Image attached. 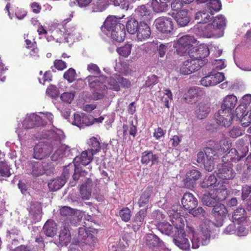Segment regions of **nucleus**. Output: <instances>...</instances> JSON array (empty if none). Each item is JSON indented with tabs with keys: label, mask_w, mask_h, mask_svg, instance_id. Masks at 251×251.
Returning <instances> with one entry per match:
<instances>
[{
	"label": "nucleus",
	"mask_w": 251,
	"mask_h": 251,
	"mask_svg": "<svg viewBox=\"0 0 251 251\" xmlns=\"http://www.w3.org/2000/svg\"><path fill=\"white\" fill-rule=\"evenodd\" d=\"M128 66L126 62H118L115 67V71L125 75L128 73Z\"/></svg>",
	"instance_id": "nucleus-49"
},
{
	"label": "nucleus",
	"mask_w": 251,
	"mask_h": 251,
	"mask_svg": "<svg viewBox=\"0 0 251 251\" xmlns=\"http://www.w3.org/2000/svg\"><path fill=\"white\" fill-rule=\"evenodd\" d=\"M88 233L84 227L79 228L78 231V239L77 241L75 242V244H78L79 246L82 245L83 241L85 239Z\"/></svg>",
	"instance_id": "nucleus-45"
},
{
	"label": "nucleus",
	"mask_w": 251,
	"mask_h": 251,
	"mask_svg": "<svg viewBox=\"0 0 251 251\" xmlns=\"http://www.w3.org/2000/svg\"><path fill=\"white\" fill-rule=\"evenodd\" d=\"M220 16L215 17L213 22L205 25L198 23L193 29L194 33L200 37L211 38L220 33Z\"/></svg>",
	"instance_id": "nucleus-6"
},
{
	"label": "nucleus",
	"mask_w": 251,
	"mask_h": 251,
	"mask_svg": "<svg viewBox=\"0 0 251 251\" xmlns=\"http://www.w3.org/2000/svg\"><path fill=\"white\" fill-rule=\"evenodd\" d=\"M152 193V188H147L141 195L138 201V204L140 207H144L147 211L148 206V203Z\"/></svg>",
	"instance_id": "nucleus-31"
},
{
	"label": "nucleus",
	"mask_w": 251,
	"mask_h": 251,
	"mask_svg": "<svg viewBox=\"0 0 251 251\" xmlns=\"http://www.w3.org/2000/svg\"><path fill=\"white\" fill-rule=\"evenodd\" d=\"M196 45V44L192 49L193 50L189 52L190 57L198 59L199 61L205 60L206 64L208 62L206 58L209 54V50L207 46L205 44H201L199 47H197Z\"/></svg>",
	"instance_id": "nucleus-13"
},
{
	"label": "nucleus",
	"mask_w": 251,
	"mask_h": 251,
	"mask_svg": "<svg viewBox=\"0 0 251 251\" xmlns=\"http://www.w3.org/2000/svg\"><path fill=\"white\" fill-rule=\"evenodd\" d=\"M76 76L75 71L72 68L66 71L63 75L64 78L70 83L75 79Z\"/></svg>",
	"instance_id": "nucleus-48"
},
{
	"label": "nucleus",
	"mask_w": 251,
	"mask_h": 251,
	"mask_svg": "<svg viewBox=\"0 0 251 251\" xmlns=\"http://www.w3.org/2000/svg\"><path fill=\"white\" fill-rule=\"evenodd\" d=\"M218 190L213 191L210 195H204L202 197V201L205 205L209 207H213L212 214L218 218L220 215V198Z\"/></svg>",
	"instance_id": "nucleus-10"
},
{
	"label": "nucleus",
	"mask_w": 251,
	"mask_h": 251,
	"mask_svg": "<svg viewBox=\"0 0 251 251\" xmlns=\"http://www.w3.org/2000/svg\"><path fill=\"white\" fill-rule=\"evenodd\" d=\"M172 16L180 26H186L190 21L189 17L188 16V11L186 9H182L179 12H173Z\"/></svg>",
	"instance_id": "nucleus-22"
},
{
	"label": "nucleus",
	"mask_w": 251,
	"mask_h": 251,
	"mask_svg": "<svg viewBox=\"0 0 251 251\" xmlns=\"http://www.w3.org/2000/svg\"><path fill=\"white\" fill-rule=\"evenodd\" d=\"M183 6V3L181 0H173L171 3V9L174 13L179 12L182 10Z\"/></svg>",
	"instance_id": "nucleus-52"
},
{
	"label": "nucleus",
	"mask_w": 251,
	"mask_h": 251,
	"mask_svg": "<svg viewBox=\"0 0 251 251\" xmlns=\"http://www.w3.org/2000/svg\"><path fill=\"white\" fill-rule=\"evenodd\" d=\"M217 182L216 177L213 175L210 176L208 178H205L201 183V186L202 188H208L212 187L213 185L216 186L215 184Z\"/></svg>",
	"instance_id": "nucleus-47"
},
{
	"label": "nucleus",
	"mask_w": 251,
	"mask_h": 251,
	"mask_svg": "<svg viewBox=\"0 0 251 251\" xmlns=\"http://www.w3.org/2000/svg\"><path fill=\"white\" fill-rule=\"evenodd\" d=\"M205 65V60L199 61L192 58L185 61L180 68V73L182 75H189L198 71Z\"/></svg>",
	"instance_id": "nucleus-11"
},
{
	"label": "nucleus",
	"mask_w": 251,
	"mask_h": 251,
	"mask_svg": "<svg viewBox=\"0 0 251 251\" xmlns=\"http://www.w3.org/2000/svg\"><path fill=\"white\" fill-rule=\"evenodd\" d=\"M203 89L199 87L190 88L187 94L185 95L184 99L187 102H193L198 101L204 95Z\"/></svg>",
	"instance_id": "nucleus-16"
},
{
	"label": "nucleus",
	"mask_w": 251,
	"mask_h": 251,
	"mask_svg": "<svg viewBox=\"0 0 251 251\" xmlns=\"http://www.w3.org/2000/svg\"><path fill=\"white\" fill-rule=\"evenodd\" d=\"M112 2L115 6H120L121 7L125 10H127L129 8V2L126 0H109Z\"/></svg>",
	"instance_id": "nucleus-56"
},
{
	"label": "nucleus",
	"mask_w": 251,
	"mask_h": 251,
	"mask_svg": "<svg viewBox=\"0 0 251 251\" xmlns=\"http://www.w3.org/2000/svg\"><path fill=\"white\" fill-rule=\"evenodd\" d=\"M242 134V131L239 127H233L229 131V136L233 138H235Z\"/></svg>",
	"instance_id": "nucleus-62"
},
{
	"label": "nucleus",
	"mask_w": 251,
	"mask_h": 251,
	"mask_svg": "<svg viewBox=\"0 0 251 251\" xmlns=\"http://www.w3.org/2000/svg\"><path fill=\"white\" fill-rule=\"evenodd\" d=\"M119 215L123 221L127 222L130 219L131 211L127 207L123 208L119 211Z\"/></svg>",
	"instance_id": "nucleus-50"
},
{
	"label": "nucleus",
	"mask_w": 251,
	"mask_h": 251,
	"mask_svg": "<svg viewBox=\"0 0 251 251\" xmlns=\"http://www.w3.org/2000/svg\"><path fill=\"white\" fill-rule=\"evenodd\" d=\"M87 70L90 73L96 75H99L100 72L99 67L96 64L92 63L87 65Z\"/></svg>",
	"instance_id": "nucleus-59"
},
{
	"label": "nucleus",
	"mask_w": 251,
	"mask_h": 251,
	"mask_svg": "<svg viewBox=\"0 0 251 251\" xmlns=\"http://www.w3.org/2000/svg\"><path fill=\"white\" fill-rule=\"evenodd\" d=\"M89 123V116L85 114H79L75 113L74 115V120L72 124L75 125L79 128H82L85 126H90Z\"/></svg>",
	"instance_id": "nucleus-25"
},
{
	"label": "nucleus",
	"mask_w": 251,
	"mask_h": 251,
	"mask_svg": "<svg viewBox=\"0 0 251 251\" xmlns=\"http://www.w3.org/2000/svg\"><path fill=\"white\" fill-rule=\"evenodd\" d=\"M33 206V205H32L30 207L31 210L30 211V213L31 215H33V216L35 217L34 221L36 222L40 220L41 218V207L40 204L37 203L36 204V206H35V207L36 208V210L34 211Z\"/></svg>",
	"instance_id": "nucleus-51"
},
{
	"label": "nucleus",
	"mask_w": 251,
	"mask_h": 251,
	"mask_svg": "<svg viewBox=\"0 0 251 251\" xmlns=\"http://www.w3.org/2000/svg\"><path fill=\"white\" fill-rule=\"evenodd\" d=\"M135 15L138 19L148 21L151 18V12L147 6L143 5L135 9Z\"/></svg>",
	"instance_id": "nucleus-24"
},
{
	"label": "nucleus",
	"mask_w": 251,
	"mask_h": 251,
	"mask_svg": "<svg viewBox=\"0 0 251 251\" xmlns=\"http://www.w3.org/2000/svg\"><path fill=\"white\" fill-rule=\"evenodd\" d=\"M170 217L172 223L174 224L175 229V234L173 236V242L179 249L187 251L190 249V244L184 231V218L176 212L170 213Z\"/></svg>",
	"instance_id": "nucleus-3"
},
{
	"label": "nucleus",
	"mask_w": 251,
	"mask_h": 251,
	"mask_svg": "<svg viewBox=\"0 0 251 251\" xmlns=\"http://www.w3.org/2000/svg\"><path fill=\"white\" fill-rule=\"evenodd\" d=\"M220 67L217 66L213 69L210 74L203 77L200 82L205 87L214 86L220 83Z\"/></svg>",
	"instance_id": "nucleus-14"
},
{
	"label": "nucleus",
	"mask_w": 251,
	"mask_h": 251,
	"mask_svg": "<svg viewBox=\"0 0 251 251\" xmlns=\"http://www.w3.org/2000/svg\"><path fill=\"white\" fill-rule=\"evenodd\" d=\"M80 35L78 30L74 26H71L66 29L65 38L67 42H75L79 40Z\"/></svg>",
	"instance_id": "nucleus-28"
},
{
	"label": "nucleus",
	"mask_w": 251,
	"mask_h": 251,
	"mask_svg": "<svg viewBox=\"0 0 251 251\" xmlns=\"http://www.w3.org/2000/svg\"><path fill=\"white\" fill-rule=\"evenodd\" d=\"M131 45L129 44H126L124 46L117 49L118 54L124 57H127L131 53Z\"/></svg>",
	"instance_id": "nucleus-44"
},
{
	"label": "nucleus",
	"mask_w": 251,
	"mask_h": 251,
	"mask_svg": "<svg viewBox=\"0 0 251 251\" xmlns=\"http://www.w3.org/2000/svg\"><path fill=\"white\" fill-rule=\"evenodd\" d=\"M151 7L155 13L165 12L168 9V2L164 0H151Z\"/></svg>",
	"instance_id": "nucleus-27"
},
{
	"label": "nucleus",
	"mask_w": 251,
	"mask_h": 251,
	"mask_svg": "<svg viewBox=\"0 0 251 251\" xmlns=\"http://www.w3.org/2000/svg\"><path fill=\"white\" fill-rule=\"evenodd\" d=\"M158 156L153 154L152 151H146L142 153L141 162L146 165L151 163L153 165L158 162Z\"/></svg>",
	"instance_id": "nucleus-29"
},
{
	"label": "nucleus",
	"mask_w": 251,
	"mask_h": 251,
	"mask_svg": "<svg viewBox=\"0 0 251 251\" xmlns=\"http://www.w3.org/2000/svg\"><path fill=\"white\" fill-rule=\"evenodd\" d=\"M139 25L135 18H128L126 24V28L127 32L131 34H135L138 29Z\"/></svg>",
	"instance_id": "nucleus-35"
},
{
	"label": "nucleus",
	"mask_w": 251,
	"mask_h": 251,
	"mask_svg": "<svg viewBox=\"0 0 251 251\" xmlns=\"http://www.w3.org/2000/svg\"><path fill=\"white\" fill-rule=\"evenodd\" d=\"M165 133V130H163L160 127H158L154 129L153 136L156 140H159L161 137H163Z\"/></svg>",
	"instance_id": "nucleus-63"
},
{
	"label": "nucleus",
	"mask_w": 251,
	"mask_h": 251,
	"mask_svg": "<svg viewBox=\"0 0 251 251\" xmlns=\"http://www.w3.org/2000/svg\"><path fill=\"white\" fill-rule=\"evenodd\" d=\"M146 213L147 211L146 210L142 209L136 214L134 220V226H140L143 224Z\"/></svg>",
	"instance_id": "nucleus-43"
},
{
	"label": "nucleus",
	"mask_w": 251,
	"mask_h": 251,
	"mask_svg": "<svg viewBox=\"0 0 251 251\" xmlns=\"http://www.w3.org/2000/svg\"><path fill=\"white\" fill-rule=\"evenodd\" d=\"M62 133L59 129H51L46 131L42 136L43 138H53L56 139L58 135ZM58 141L40 142L34 147L33 150V157L36 159H42L48 157L50 153L54 150V153L51 156L52 161H56L68 156L71 151L70 147L64 144L58 145Z\"/></svg>",
	"instance_id": "nucleus-1"
},
{
	"label": "nucleus",
	"mask_w": 251,
	"mask_h": 251,
	"mask_svg": "<svg viewBox=\"0 0 251 251\" xmlns=\"http://www.w3.org/2000/svg\"><path fill=\"white\" fill-rule=\"evenodd\" d=\"M51 80V74L50 72H46L42 78H39L40 83L45 84L46 82H49Z\"/></svg>",
	"instance_id": "nucleus-64"
},
{
	"label": "nucleus",
	"mask_w": 251,
	"mask_h": 251,
	"mask_svg": "<svg viewBox=\"0 0 251 251\" xmlns=\"http://www.w3.org/2000/svg\"><path fill=\"white\" fill-rule=\"evenodd\" d=\"M211 15L210 13H208L204 11H200L196 14L195 19L200 20L198 23L203 24L211 20L213 21L215 18V17H211Z\"/></svg>",
	"instance_id": "nucleus-37"
},
{
	"label": "nucleus",
	"mask_w": 251,
	"mask_h": 251,
	"mask_svg": "<svg viewBox=\"0 0 251 251\" xmlns=\"http://www.w3.org/2000/svg\"><path fill=\"white\" fill-rule=\"evenodd\" d=\"M137 39L143 41L149 38L151 35V29L149 26L145 23H141L136 33Z\"/></svg>",
	"instance_id": "nucleus-23"
},
{
	"label": "nucleus",
	"mask_w": 251,
	"mask_h": 251,
	"mask_svg": "<svg viewBox=\"0 0 251 251\" xmlns=\"http://www.w3.org/2000/svg\"><path fill=\"white\" fill-rule=\"evenodd\" d=\"M10 166L6 162H0V174L1 176L5 177H9L11 175Z\"/></svg>",
	"instance_id": "nucleus-46"
},
{
	"label": "nucleus",
	"mask_w": 251,
	"mask_h": 251,
	"mask_svg": "<svg viewBox=\"0 0 251 251\" xmlns=\"http://www.w3.org/2000/svg\"><path fill=\"white\" fill-rule=\"evenodd\" d=\"M219 159L218 152L211 148H206L204 151H199L197 154V162L204 165L206 170L211 171L214 167L216 160Z\"/></svg>",
	"instance_id": "nucleus-8"
},
{
	"label": "nucleus",
	"mask_w": 251,
	"mask_h": 251,
	"mask_svg": "<svg viewBox=\"0 0 251 251\" xmlns=\"http://www.w3.org/2000/svg\"><path fill=\"white\" fill-rule=\"evenodd\" d=\"M228 115L225 118H223L221 121V125L225 127L229 126L231 124L233 118H236L235 114L234 116L231 114L230 112L227 113Z\"/></svg>",
	"instance_id": "nucleus-57"
},
{
	"label": "nucleus",
	"mask_w": 251,
	"mask_h": 251,
	"mask_svg": "<svg viewBox=\"0 0 251 251\" xmlns=\"http://www.w3.org/2000/svg\"><path fill=\"white\" fill-rule=\"evenodd\" d=\"M123 133L124 135H126L127 130H129V133L130 135L133 136V137H135L136 135V134L137 133V129L135 126L132 125L129 127V128L128 129V127L126 125H124L123 126Z\"/></svg>",
	"instance_id": "nucleus-58"
},
{
	"label": "nucleus",
	"mask_w": 251,
	"mask_h": 251,
	"mask_svg": "<svg viewBox=\"0 0 251 251\" xmlns=\"http://www.w3.org/2000/svg\"><path fill=\"white\" fill-rule=\"evenodd\" d=\"M109 5V0H97L93 3L91 10L93 12H102Z\"/></svg>",
	"instance_id": "nucleus-36"
},
{
	"label": "nucleus",
	"mask_w": 251,
	"mask_h": 251,
	"mask_svg": "<svg viewBox=\"0 0 251 251\" xmlns=\"http://www.w3.org/2000/svg\"><path fill=\"white\" fill-rule=\"evenodd\" d=\"M206 2L207 5L211 15H214L220 10V0H209Z\"/></svg>",
	"instance_id": "nucleus-41"
},
{
	"label": "nucleus",
	"mask_w": 251,
	"mask_h": 251,
	"mask_svg": "<svg viewBox=\"0 0 251 251\" xmlns=\"http://www.w3.org/2000/svg\"><path fill=\"white\" fill-rule=\"evenodd\" d=\"M235 175L229 164L222 166L221 169V179L228 180L234 177Z\"/></svg>",
	"instance_id": "nucleus-34"
},
{
	"label": "nucleus",
	"mask_w": 251,
	"mask_h": 251,
	"mask_svg": "<svg viewBox=\"0 0 251 251\" xmlns=\"http://www.w3.org/2000/svg\"><path fill=\"white\" fill-rule=\"evenodd\" d=\"M66 183L65 179L57 178L51 180L48 184L49 188L51 191H55L63 187Z\"/></svg>",
	"instance_id": "nucleus-38"
},
{
	"label": "nucleus",
	"mask_w": 251,
	"mask_h": 251,
	"mask_svg": "<svg viewBox=\"0 0 251 251\" xmlns=\"http://www.w3.org/2000/svg\"><path fill=\"white\" fill-rule=\"evenodd\" d=\"M80 193L83 200H87L91 197V190L85 188L84 185L82 184L80 187Z\"/></svg>",
	"instance_id": "nucleus-53"
},
{
	"label": "nucleus",
	"mask_w": 251,
	"mask_h": 251,
	"mask_svg": "<svg viewBox=\"0 0 251 251\" xmlns=\"http://www.w3.org/2000/svg\"><path fill=\"white\" fill-rule=\"evenodd\" d=\"M75 95V91H66L60 95V99L64 102L70 104L74 100Z\"/></svg>",
	"instance_id": "nucleus-42"
},
{
	"label": "nucleus",
	"mask_w": 251,
	"mask_h": 251,
	"mask_svg": "<svg viewBox=\"0 0 251 251\" xmlns=\"http://www.w3.org/2000/svg\"><path fill=\"white\" fill-rule=\"evenodd\" d=\"M30 173L34 176H38L43 175L45 169L43 165L40 162H34L29 164Z\"/></svg>",
	"instance_id": "nucleus-33"
},
{
	"label": "nucleus",
	"mask_w": 251,
	"mask_h": 251,
	"mask_svg": "<svg viewBox=\"0 0 251 251\" xmlns=\"http://www.w3.org/2000/svg\"><path fill=\"white\" fill-rule=\"evenodd\" d=\"M210 222L205 220L200 227V230L195 232L193 228L189 226H187V231L192 236L191 239L192 248L198 249L201 246L207 245L210 242Z\"/></svg>",
	"instance_id": "nucleus-5"
},
{
	"label": "nucleus",
	"mask_w": 251,
	"mask_h": 251,
	"mask_svg": "<svg viewBox=\"0 0 251 251\" xmlns=\"http://www.w3.org/2000/svg\"><path fill=\"white\" fill-rule=\"evenodd\" d=\"M148 237L150 239L149 244L151 246L153 247L157 246H161L163 244V242L160 240L159 238L155 235L151 234Z\"/></svg>",
	"instance_id": "nucleus-55"
},
{
	"label": "nucleus",
	"mask_w": 251,
	"mask_h": 251,
	"mask_svg": "<svg viewBox=\"0 0 251 251\" xmlns=\"http://www.w3.org/2000/svg\"><path fill=\"white\" fill-rule=\"evenodd\" d=\"M89 146V148L87 151H90L91 152L95 154L100 150V144L97 139L93 137L90 138L88 142Z\"/></svg>",
	"instance_id": "nucleus-40"
},
{
	"label": "nucleus",
	"mask_w": 251,
	"mask_h": 251,
	"mask_svg": "<svg viewBox=\"0 0 251 251\" xmlns=\"http://www.w3.org/2000/svg\"><path fill=\"white\" fill-rule=\"evenodd\" d=\"M120 75H114L108 80L104 75L99 76L89 75L85 81L88 82V85L92 90L91 99L98 100L102 99L107 93L108 88L105 83L107 82L109 89L118 91L120 90L119 79Z\"/></svg>",
	"instance_id": "nucleus-2"
},
{
	"label": "nucleus",
	"mask_w": 251,
	"mask_h": 251,
	"mask_svg": "<svg viewBox=\"0 0 251 251\" xmlns=\"http://www.w3.org/2000/svg\"><path fill=\"white\" fill-rule=\"evenodd\" d=\"M154 24L157 29L163 33H171L174 28L172 19L166 17H159Z\"/></svg>",
	"instance_id": "nucleus-12"
},
{
	"label": "nucleus",
	"mask_w": 251,
	"mask_h": 251,
	"mask_svg": "<svg viewBox=\"0 0 251 251\" xmlns=\"http://www.w3.org/2000/svg\"><path fill=\"white\" fill-rule=\"evenodd\" d=\"M43 230L46 236L53 237L57 231L56 224L52 220H48L46 222L43 227Z\"/></svg>",
	"instance_id": "nucleus-30"
},
{
	"label": "nucleus",
	"mask_w": 251,
	"mask_h": 251,
	"mask_svg": "<svg viewBox=\"0 0 251 251\" xmlns=\"http://www.w3.org/2000/svg\"><path fill=\"white\" fill-rule=\"evenodd\" d=\"M201 176V173L197 170L193 169L189 171L186 175V178L184 180L186 188L191 189L196 185V181Z\"/></svg>",
	"instance_id": "nucleus-17"
},
{
	"label": "nucleus",
	"mask_w": 251,
	"mask_h": 251,
	"mask_svg": "<svg viewBox=\"0 0 251 251\" xmlns=\"http://www.w3.org/2000/svg\"><path fill=\"white\" fill-rule=\"evenodd\" d=\"M246 107L244 105H239L235 110L236 120H240L242 126H248L251 123V114L248 112L246 113Z\"/></svg>",
	"instance_id": "nucleus-15"
},
{
	"label": "nucleus",
	"mask_w": 251,
	"mask_h": 251,
	"mask_svg": "<svg viewBox=\"0 0 251 251\" xmlns=\"http://www.w3.org/2000/svg\"><path fill=\"white\" fill-rule=\"evenodd\" d=\"M46 94L51 98H55L59 95V91L55 86L51 85L47 89Z\"/></svg>",
	"instance_id": "nucleus-54"
},
{
	"label": "nucleus",
	"mask_w": 251,
	"mask_h": 251,
	"mask_svg": "<svg viewBox=\"0 0 251 251\" xmlns=\"http://www.w3.org/2000/svg\"><path fill=\"white\" fill-rule=\"evenodd\" d=\"M96 241L97 239L92 234L89 233L85 239L83 241L82 244L84 243L85 244H88L90 246H94Z\"/></svg>",
	"instance_id": "nucleus-61"
},
{
	"label": "nucleus",
	"mask_w": 251,
	"mask_h": 251,
	"mask_svg": "<svg viewBox=\"0 0 251 251\" xmlns=\"http://www.w3.org/2000/svg\"><path fill=\"white\" fill-rule=\"evenodd\" d=\"M232 218L233 222H237L239 224L244 221L246 219L245 209L242 208H239L235 210Z\"/></svg>",
	"instance_id": "nucleus-39"
},
{
	"label": "nucleus",
	"mask_w": 251,
	"mask_h": 251,
	"mask_svg": "<svg viewBox=\"0 0 251 251\" xmlns=\"http://www.w3.org/2000/svg\"><path fill=\"white\" fill-rule=\"evenodd\" d=\"M172 224L174 225L173 223ZM173 226H175L174 225H173ZM157 227L158 230L163 234L172 236V237L175 234V227H173L172 225L168 222L160 223L158 224Z\"/></svg>",
	"instance_id": "nucleus-32"
},
{
	"label": "nucleus",
	"mask_w": 251,
	"mask_h": 251,
	"mask_svg": "<svg viewBox=\"0 0 251 251\" xmlns=\"http://www.w3.org/2000/svg\"><path fill=\"white\" fill-rule=\"evenodd\" d=\"M59 244L61 246H67L70 243L71 236L68 227V223L65 222L60 231L59 235Z\"/></svg>",
	"instance_id": "nucleus-20"
},
{
	"label": "nucleus",
	"mask_w": 251,
	"mask_h": 251,
	"mask_svg": "<svg viewBox=\"0 0 251 251\" xmlns=\"http://www.w3.org/2000/svg\"><path fill=\"white\" fill-rule=\"evenodd\" d=\"M101 31L117 42H123L126 36L125 25L119 22L115 16H109L101 27Z\"/></svg>",
	"instance_id": "nucleus-4"
},
{
	"label": "nucleus",
	"mask_w": 251,
	"mask_h": 251,
	"mask_svg": "<svg viewBox=\"0 0 251 251\" xmlns=\"http://www.w3.org/2000/svg\"><path fill=\"white\" fill-rule=\"evenodd\" d=\"M196 43V40L193 36L185 35L180 38L174 44V47L176 49L177 53L180 55L188 54L193 50Z\"/></svg>",
	"instance_id": "nucleus-9"
},
{
	"label": "nucleus",
	"mask_w": 251,
	"mask_h": 251,
	"mask_svg": "<svg viewBox=\"0 0 251 251\" xmlns=\"http://www.w3.org/2000/svg\"><path fill=\"white\" fill-rule=\"evenodd\" d=\"M94 153L91 152L90 151H85L81 153L77 156L74 159V163L75 167L79 165L80 163L83 165L89 164L93 159Z\"/></svg>",
	"instance_id": "nucleus-19"
},
{
	"label": "nucleus",
	"mask_w": 251,
	"mask_h": 251,
	"mask_svg": "<svg viewBox=\"0 0 251 251\" xmlns=\"http://www.w3.org/2000/svg\"><path fill=\"white\" fill-rule=\"evenodd\" d=\"M237 102V97L233 95L226 96L223 100L221 108L223 111H226L227 113L230 112Z\"/></svg>",
	"instance_id": "nucleus-21"
},
{
	"label": "nucleus",
	"mask_w": 251,
	"mask_h": 251,
	"mask_svg": "<svg viewBox=\"0 0 251 251\" xmlns=\"http://www.w3.org/2000/svg\"><path fill=\"white\" fill-rule=\"evenodd\" d=\"M181 203L185 209L191 211L196 207L198 201L192 194L185 193L182 198Z\"/></svg>",
	"instance_id": "nucleus-18"
},
{
	"label": "nucleus",
	"mask_w": 251,
	"mask_h": 251,
	"mask_svg": "<svg viewBox=\"0 0 251 251\" xmlns=\"http://www.w3.org/2000/svg\"><path fill=\"white\" fill-rule=\"evenodd\" d=\"M74 213V210L68 206H64L60 209V213L63 216H71Z\"/></svg>",
	"instance_id": "nucleus-60"
},
{
	"label": "nucleus",
	"mask_w": 251,
	"mask_h": 251,
	"mask_svg": "<svg viewBox=\"0 0 251 251\" xmlns=\"http://www.w3.org/2000/svg\"><path fill=\"white\" fill-rule=\"evenodd\" d=\"M194 112L199 119H203L208 116L209 113V106L207 103L201 102L197 106Z\"/></svg>",
	"instance_id": "nucleus-26"
},
{
	"label": "nucleus",
	"mask_w": 251,
	"mask_h": 251,
	"mask_svg": "<svg viewBox=\"0 0 251 251\" xmlns=\"http://www.w3.org/2000/svg\"><path fill=\"white\" fill-rule=\"evenodd\" d=\"M45 125L42 121L41 116L35 113L27 114L22 124H19L16 128L17 133L19 140L25 135L26 130L32 128L34 126H41Z\"/></svg>",
	"instance_id": "nucleus-7"
}]
</instances>
